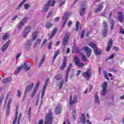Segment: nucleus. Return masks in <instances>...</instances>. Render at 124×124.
<instances>
[{
	"mask_svg": "<svg viewBox=\"0 0 124 124\" xmlns=\"http://www.w3.org/2000/svg\"><path fill=\"white\" fill-rule=\"evenodd\" d=\"M48 82H49V78H47L46 79L45 84L44 85V87L45 88H46L47 87V85H48Z\"/></svg>",
	"mask_w": 124,
	"mask_h": 124,
	"instance_id": "4c0bfd02",
	"label": "nucleus"
},
{
	"mask_svg": "<svg viewBox=\"0 0 124 124\" xmlns=\"http://www.w3.org/2000/svg\"><path fill=\"white\" fill-rule=\"evenodd\" d=\"M112 45H113V40L112 39H110L108 43L107 49H106V53H109V52H110L111 47H112Z\"/></svg>",
	"mask_w": 124,
	"mask_h": 124,
	"instance_id": "ddd939ff",
	"label": "nucleus"
},
{
	"mask_svg": "<svg viewBox=\"0 0 124 124\" xmlns=\"http://www.w3.org/2000/svg\"><path fill=\"white\" fill-rule=\"evenodd\" d=\"M83 50H84L85 52H86V56L88 58H90L91 55H92V49L90 48V47L88 46H85L82 48Z\"/></svg>",
	"mask_w": 124,
	"mask_h": 124,
	"instance_id": "9d476101",
	"label": "nucleus"
},
{
	"mask_svg": "<svg viewBox=\"0 0 124 124\" xmlns=\"http://www.w3.org/2000/svg\"><path fill=\"white\" fill-rule=\"evenodd\" d=\"M107 14L106 13H105V12H104L101 13V16H103L104 17H106Z\"/></svg>",
	"mask_w": 124,
	"mask_h": 124,
	"instance_id": "e2e57ef3",
	"label": "nucleus"
},
{
	"mask_svg": "<svg viewBox=\"0 0 124 124\" xmlns=\"http://www.w3.org/2000/svg\"><path fill=\"white\" fill-rule=\"evenodd\" d=\"M69 35L70 34L69 33H67L65 34L63 41L62 42V45L64 46V48H65V46L67 45V43H68V40H69Z\"/></svg>",
	"mask_w": 124,
	"mask_h": 124,
	"instance_id": "20e7f679",
	"label": "nucleus"
},
{
	"mask_svg": "<svg viewBox=\"0 0 124 124\" xmlns=\"http://www.w3.org/2000/svg\"><path fill=\"white\" fill-rule=\"evenodd\" d=\"M117 15H118V21L121 23H123L124 22V16L122 14V13L121 12L118 13Z\"/></svg>",
	"mask_w": 124,
	"mask_h": 124,
	"instance_id": "aec40b11",
	"label": "nucleus"
},
{
	"mask_svg": "<svg viewBox=\"0 0 124 124\" xmlns=\"http://www.w3.org/2000/svg\"><path fill=\"white\" fill-rule=\"evenodd\" d=\"M46 29H50V28H52L53 27V24L49 22H47L46 24Z\"/></svg>",
	"mask_w": 124,
	"mask_h": 124,
	"instance_id": "473e14b6",
	"label": "nucleus"
},
{
	"mask_svg": "<svg viewBox=\"0 0 124 124\" xmlns=\"http://www.w3.org/2000/svg\"><path fill=\"white\" fill-rule=\"evenodd\" d=\"M69 15H70V13H69V12H65L62 20V23H63L62 25V28L64 27V26H65V24H66V22L67 21V20H68V17L69 16Z\"/></svg>",
	"mask_w": 124,
	"mask_h": 124,
	"instance_id": "7ed1b4c3",
	"label": "nucleus"
},
{
	"mask_svg": "<svg viewBox=\"0 0 124 124\" xmlns=\"http://www.w3.org/2000/svg\"><path fill=\"white\" fill-rule=\"evenodd\" d=\"M67 61H66V57H64L62 61V65L60 67L61 70H63L66 67V63Z\"/></svg>",
	"mask_w": 124,
	"mask_h": 124,
	"instance_id": "f3484780",
	"label": "nucleus"
},
{
	"mask_svg": "<svg viewBox=\"0 0 124 124\" xmlns=\"http://www.w3.org/2000/svg\"><path fill=\"white\" fill-rule=\"evenodd\" d=\"M36 37H37V32L35 31L32 34V41H34L36 39Z\"/></svg>",
	"mask_w": 124,
	"mask_h": 124,
	"instance_id": "c85d7f7f",
	"label": "nucleus"
},
{
	"mask_svg": "<svg viewBox=\"0 0 124 124\" xmlns=\"http://www.w3.org/2000/svg\"><path fill=\"white\" fill-rule=\"evenodd\" d=\"M103 74H104L105 78H106V79H107L108 81H110V79L108 78V75H107V72H106V71H104Z\"/></svg>",
	"mask_w": 124,
	"mask_h": 124,
	"instance_id": "c9c22d12",
	"label": "nucleus"
},
{
	"mask_svg": "<svg viewBox=\"0 0 124 124\" xmlns=\"http://www.w3.org/2000/svg\"><path fill=\"white\" fill-rule=\"evenodd\" d=\"M62 106H61V104H58L55 109V114L56 115L61 114L62 112Z\"/></svg>",
	"mask_w": 124,
	"mask_h": 124,
	"instance_id": "f8f14e48",
	"label": "nucleus"
},
{
	"mask_svg": "<svg viewBox=\"0 0 124 124\" xmlns=\"http://www.w3.org/2000/svg\"><path fill=\"white\" fill-rule=\"evenodd\" d=\"M49 6L47 4H46L43 8V12H47L49 9Z\"/></svg>",
	"mask_w": 124,
	"mask_h": 124,
	"instance_id": "7c9ffc66",
	"label": "nucleus"
},
{
	"mask_svg": "<svg viewBox=\"0 0 124 124\" xmlns=\"http://www.w3.org/2000/svg\"><path fill=\"white\" fill-rule=\"evenodd\" d=\"M114 58V54H111L108 57V60H111V59H113Z\"/></svg>",
	"mask_w": 124,
	"mask_h": 124,
	"instance_id": "052dcab7",
	"label": "nucleus"
},
{
	"mask_svg": "<svg viewBox=\"0 0 124 124\" xmlns=\"http://www.w3.org/2000/svg\"><path fill=\"white\" fill-rule=\"evenodd\" d=\"M120 32L122 34H124V30L123 29V28H120Z\"/></svg>",
	"mask_w": 124,
	"mask_h": 124,
	"instance_id": "680f3d73",
	"label": "nucleus"
},
{
	"mask_svg": "<svg viewBox=\"0 0 124 124\" xmlns=\"http://www.w3.org/2000/svg\"><path fill=\"white\" fill-rule=\"evenodd\" d=\"M9 43H10V40H8L7 42L4 44V45L1 47L2 52H5L9 46Z\"/></svg>",
	"mask_w": 124,
	"mask_h": 124,
	"instance_id": "dca6fc26",
	"label": "nucleus"
},
{
	"mask_svg": "<svg viewBox=\"0 0 124 124\" xmlns=\"http://www.w3.org/2000/svg\"><path fill=\"white\" fill-rule=\"evenodd\" d=\"M25 31L26 32H28V33H29V32H31V27H27V28L25 29Z\"/></svg>",
	"mask_w": 124,
	"mask_h": 124,
	"instance_id": "c03bdc74",
	"label": "nucleus"
},
{
	"mask_svg": "<svg viewBox=\"0 0 124 124\" xmlns=\"http://www.w3.org/2000/svg\"><path fill=\"white\" fill-rule=\"evenodd\" d=\"M22 67L26 71H28L31 69V66L28 67V64H27V63H24V64L22 66Z\"/></svg>",
	"mask_w": 124,
	"mask_h": 124,
	"instance_id": "a878e982",
	"label": "nucleus"
},
{
	"mask_svg": "<svg viewBox=\"0 0 124 124\" xmlns=\"http://www.w3.org/2000/svg\"><path fill=\"white\" fill-rule=\"evenodd\" d=\"M31 108H30L28 110V113H27L29 116V120H31Z\"/></svg>",
	"mask_w": 124,
	"mask_h": 124,
	"instance_id": "49530a36",
	"label": "nucleus"
},
{
	"mask_svg": "<svg viewBox=\"0 0 124 124\" xmlns=\"http://www.w3.org/2000/svg\"><path fill=\"white\" fill-rule=\"evenodd\" d=\"M22 68H23L22 66L18 67L16 70V71L15 72L16 74H17V73H19V72L21 71V70L22 69Z\"/></svg>",
	"mask_w": 124,
	"mask_h": 124,
	"instance_id": "79ce46f5",
	"label": "nucleus"
},
{
	"mask_svg": "<svg viewBox=\"0 0 124 124\" xmlns=\"http://www.w3.org/2000/svg\"><path fill=\"white\" fill-rule=\"evenodd\" d=\"M54 78L57 81H60V80L62 79V74L57 75L55 76Z\"/></svg>",
	"mask_w": 124,
	"mask_h": 124,
	"instance_id": "cd10ccee",
	"label": "nucleus"
},
{
	"mask_svg": "<svg viewBox=\"0 0 124 124\" xmlns=\"http://www.w3.org/2000/svg\"><path fill=\"white\" fill-rule=\"evenodd\" d=\"M33 86H34V84L31 83V85H28L25 88L24 95H27V93L31 90V89H32Z\"/></svg>",
	"mask_w": 124,
	"mask_h": 124,
	"instance_id": "9b49d317",
	"label": "nucleus"
},
{
	"mask_svg": "<svg viewBox=\"0 0 124 124\" xmlns=\"http://www.w3.org/2000/svg\"><path fill=\"white\" fill-rule=\"evenodd\" d=\"M59 90H62V86H63V81H61L59 82Z\"/></svg>",
	"mask_w": 124,
	"mask_h": 124,
	"instance_id": "ea45409f",
	"label": "nucleus"
},
{
	"mask_svg": "<svg viewBox=\"0 0 124 124\" xmlns=\"http://www.w3.org/2000/svg\"><path fill=\"white\" fill-rule=\"evenodd\" d=\"M78 102V97L75 96L72 100V96L71 95L70 96L69 99V104L71 107L73 104H75V103H77Z\"/></svg>",
	"mask_w": 124,
	"mask_h": 124,
	"instance_id": "39448f33",
	"label": "nucleus"
},
{
	"mask_svg": "<svg viewBox=\"0 0 124 124\" xmlns=\"http://www.w3.org/2000/svg\"><path fill=\"white\" fill-rule=\"evenodd\" d=\"M25 9H29L30 8V4L29 3H26L24 5Z\"/></svg>",
	"mask_w": 124,
	"mask_h": 124,
	"instance_id": "8fccbe9b",
	"label": "nucleus"
},
{
	"mask_svg": "<svg viewBox=\"0 0 124 124\" xmlns=\"http://www.w3.org/2000/svg\"><path fill=\"white\" fill-rule=\"evenodd\" d=\"M21 55H22V52H20L16 54V60H18L20 58V56H21Z\"/></svg>",
	"mask_w": 124,
	"mask_h": 124,
	"instance_id": "a18cd8bd",
	"label": "nucleus"
},
{
	"mask_svg": "<svg viewBox=\"0 0 124 124\" xmlns=\"http://www.w3.org/2000/svg\"><path fill=\"white\" fill-rule=\"evenodd\" d=\"M45 90H46V87H43L42 92V94L41 97V101H40V105L42 104V101L43 100V97L44 96V94H45Z\"/></svg>",
	"mask_w": 124,
	"mask_h": 124,
	"instance_id": "5701e85b",
	"label": "nucleus"
},
{
	"mask_svg": "<svg viewBox=\"0 0 124 124\" xmlns=\"http://www.w3.org/2000/svg\"><path fill=\"white\" fill-rule=\"evenodd\" d=\"M41 42V39H38L35 43L34 47H35L37 45H39Z\"/></svg>",
	"mask_w": 124,
	"mask_h": 124,
	"instance_id": "f704fd0d",
	"label": "nucleus"
},
{
	"mask_svg": "<svg viewBox=\"0 0 124 124\" xmlns=\"http://www.w3.org/2000/svg\"><path fill=\"white\" fill-rule=\"evenodd\" d=\"M53 122H54V116L51 108L49 109L48 113L46 115L45 124H53Z\"/></svg>",
	"mask_w": 124,
	"mask_h": 124,
	"instance_id": "f257e3e1",
	"label": "nucleus"
},
{
	"mask_svg": "<svg viewBox=\"0 0 124 124\" xmlns=\"http://www.w3.org/2000/svg\"><path fill=\"white\" fill-rule=\"evenodd\" d=\"M60 53V49H58L56 51H55V54L58 56V55H59Z\"/></svg>",
	"mask_w": 124,
	"mask_h": 124,
	"instance_id": "0e129e2a",
	"label": "nucleus"
},
{
	"mask_svg": "<svg viewBox=\"0 0 124 124\" xmlns=\"http://www.w3.org/2000/svg\"><path fill=\"white\" fill-rule=\"evenodd\" d=\"M82 76L84 77V78H86L87 79V80H89L91 76H92V74L91 73L90 70H88L86 72L82 73Z\"/></svg>",
	"mask_w": 124,
	"mask_h": 124,
	"instance_id": "4468645a",
	"label": "nucleus"
},
{
	"mask_svg": "<svg viewBox=\"0 0 124 124\" xmlns=\"http://www.w3.org/2000/svg\"><path fill=\"white\" fill-rule=\"evenodd\" d=\"M102 8H103V6H102V5L99 4L97 8L94 10V11L95 13H99V12H100V11H101Z\"/></svg>",
	"mask_w": 124,
	"mask_h": 124,
	"instance_id": "4be33fe9",
	"label": "nucleus"
},
{
	"mask_svg": "<svg viewBox=\"0 0 124 124\" xmlns=\"http://www.w3.org/2000/svg\"><path fill=\"white\" fill-rule=\"evenodd\" d=\"M85 30H83L82 31V33H81L80 38H84V35H85Z\"/></svg>",
	"mask_w": 124,
	"mask_h": 124,
	"instance_id": "6e6d98bb",
	"label": "nucleus"
},
{
	"mask_svg": "<svg viewBox=\"0 0 124 124\" xmlns=\"http://www.w3.org/2000/svg\"><path fill=\"white\" fill-rule=\"evenodd\" d=\"M58 31V28L55 27L54 29L53 30L52 32H51L50 36L49 37V40H51L54 36H55L56 33H57V32Z\"/></svg>",
	"mask_w": 124,
	"mask_h": 124,
	"instance_id": "6ab92c4d",
	"label": "nucleus"
},
{
	"mask_svg": "<svg viewBox=\"0 0 124 124\" xmlns=\"http://www.w3.org/2000/svg\"><path fill=\"white\" fill-rule=\"evenodd\" d=\"M39 85H40V82H39V81H37L36 86L34 88V89L31 95V97H33L35 95V93H36V92H37V91L38 90V88H39Z\"/></svg>",
	"mask_w": 124,
	"mask_h": 124,
	"instance_id": "423d86ee",
	"label": "nucleus"
},
{
	"mask_svg": "<svg viewBox=\"0 0 124 124\" xmlns=\"http://www.w3.org/2000/svg\"><path fill=\"white\" fill-rule=\"evenodd\" d=\"M79 26H80V22L79 21H77L76 24V31H79Z\"/></svg>",
	"mask_w": 124,
	"mask_h": 124,
	"instance_id": "e433bc0d",
	"label": "nucleus"
},
{
	"mask_svg": "<svg viewBox=\"0 0 124 124\" xmlns=\"http://www.w3.org/2000/svg\"><path fill=\"white\" fill-rule=\"evenodd\" d=\"M71 67H72V63H69L68 66V68L71 69Z\"/></svg>",
	"mask_w": 124,
	"mask_h": 124,
	"instance_id": "338daca9",
	"label": "nucleus"
},
{
	"mask_svg": "<svg viewBox=\"0 0 124 124\" xmlns=\"http://www.w3.org/2000/svg\"><path fill=\"white\" fill-rule=\"evenodd\" d=\"M99 102H100L99 98L97 96V94H95V103H97V104H99Z\"/></svg>",
	"mask_w": 124,
	"mask_h": 124,
	"instance_id": "2f4dec72",
	"label": "nucleus"
},
{
	"mask_svg": "<svg viewBox=\"0 0 124 124\" xmlns=\"http://www.w3.org/2000/svg\"><path fill=\"white\" fill-rule=\"evenodd\" d=\"M12 79V78L11 77H9V78H4L2 82L3 83V84H6V83H8V82H10V81Z\"/></svg>",
	"mask_w": 124,
	"mask_h": 124,
	"instance_id": "393cba45",
	"label": "nucleus"
},
{
	"mask_svg": "<svg viewBox=\"0 0 124 124\" xmlns=\"http://www.w3.org/2000/svg\"><path fill=\"white\" fill-rule=\"evenodd\" d=\"M52 14H53V12L49 11L48 15L46 16L47 19H49V18H51Z\"/></svg>",
	"mask_w": 124,
	"mask_h": 124,
	"instance_id": "a19ab883",
	"label": "nucleus"
},
{
	"mask_svg": "<svg viewBox=\"0 0 124 124\" xmlns=\"http://www.w3.org/2000/svg\"><path fill=\"white\" fill-rule=\"evenodd\" d=\"M107 85L108 83L107 82H104L102 85L103 90L101 92V94L103 95V96L105 95L106 93H107Z\"/></svg>",
	"mask_w": 124,
	"mask_h": 124,
	"instance_id": "1a4fd4ad",
	"label": "nucleus"
},
{
	"mask_svg": "<svg viewBox=\"0 0 124 124\" xmlns=\"http://www.w3.org/2000/svg\"><path fill=\"white\" fill-rule=\"evenodd\" d=\"M44 121L43 119H41L39 121V123L38 124H43Z\"/></svg>",
	"mask_w": 124,
	"mask_h": 124,
	"instance_id": "774afa93",
	"label": "nucleus"
},
{
	"mask_svg": "<svg viewBox=\"0 0 124 124\" xmlns=\"http://www.w3.org/2000/svg\"><path fill=\"white\" fill-rule=\"evenodd\" d=\"M113 50H115V51H119V47L117 46H113Z\"/></svg>",
	"mask_w": 124,
	"mask_h": 124,
	"instance_id": "69168bd1",
	"label": "nucleus"
},
{
	"mask_svg": "<svg viewBox=\"0 0 124 124\" xmlns=\"http://www.w3.org/2000/svg\"><path fill=\"white\" fill-rule=\"evenodd\" d=\"M103 25L105 29V30H104L103 31V36H104V37H105L106 35H107V32H108V29H107V28H108V25L107 24V23L105 21H103Z\"/></svg>",
	"mask_w": 124,
	"mask_h": 124,
	"instance_id": "0eeeda50",
	"label": "nucleus"
},
{
	"mask_svg": "<svg viewBox=\"0 0 124 124\" xmlns=\"http://www.w3.org/2000/svg\"><path fill=\"white\" fill-rule=\"evenodd\" d=\"M9 112H10V110L9 109H7L6 111V116H8L9 115Z\"/></svg>",
	"mask_w": 124,
	"mask_h": 124,
	"instance_id": "bf43d9fd",
	"label": "nucleus"
},
{
	"mask_svg": "<svg viewBox=\"0 0 124 124\" xmlns=\"http://www.w3.org/2000/svg\"><path fill=\"white\" fill-rule=\"evenodd\" d=\"M17 96L18 97H21V95H22V93H21V92L20 91V90H18L17 91Z\"/></svg>",
	"mask_w": 124,
	"mask_h": 124,
	"instance_id": "de8ad7c7",
	"label": "nucleus"
},
{
	"mask_svg": "<svg viewBox=\"0 0 124 124\" xmlns=\"http://www.w3.org/2000/svg\"><path fill=\"white\" fill-rule=\"evenodd\" d=\"M114 26H115V20L114 19H112L110 21V30L112 31L114 29Z\"/></svg>",
	"mask_w": 124,
	"mask_h": 124,
	"instance_id": "c756f323",
	"label": "nucleus"
},
{
	"mask_svg": "<svg viewBox=\"0 0 124 124\" xmlns=\"http://www.w3.org/2000/svg\"><path fill=\"white\" fill-rule=\"evenodd\" d=\"M26 21H28V17L24 18L17 26V28L19 30H21L22 29V27H23V25L26 24Z\"/></svg>",
	"mask_w": 124,
	"mask_h": 124,
	"instance_id": "2eb2a0df",
	"label": "nucleus"
},
{
	"mask_svg": "<svg viewBox=\"0 0 124 124\" xmlns=\"http://www.w3.org/2000/svg\"><path fill=\"white\" fill-rule=\"evenodd\" d=\"M109 72H113V73H117V70L115 69H110L109 70Z\"/></svg>",
	"mask_w": 124,
	"mask_h": 124,
	"instance_id": "09e8293b",
	"label": "nucleus"
},
{
	"mask_svg": "<svg viewBox=\"0 0 124 124\" xmlns=\"http://www.w3.org/2000/svg\"><path fill=\"white\" fill-rule=\"evenodd\" d=\"M82 60L84 62H87V58L85 55H82Z\"/></svg>",
	"mask_w": 124,
	"mask_h": 124,
	"instance_id": "5fc2aeb1",
	"label": "nucleus"
},
{
	"mask_svg": "<svg viewBox=\"0 0 124 124\" xmlns=\"http://www.w3.org/2000/svg\"><path fill=\"white\" fill-rule=\"evenodd\" d=\"M80 121L82 124H85L86 123V118H85V113H82L81 114V117H80Z\"/></svg>",
	"mask_w": 124,
	"mask_h": 124,
	"instance_id": "bb28decb",
	"label": "nucleus"
},
{
	"mask_svg": "<svg viewBox=\"0 0 124 124\" xmlns=\"http://www.w3.org/2000/svg\"><path fill=\"white\" fill-rule=\"evenodd\" d=\"M22 5H23V2H20V4H19V5L17 6V7H16L17 10L20 9V8H21V6H22Z\"/></svg>",
	"mask_w": 124,
	"mask_h": 124,
	"instance_id": "603ef678",
	"label": "nucleus"
},
{
	"mask_svg": "<svg viewBox=\"0 0 124 124\" xmlns=\"http://www.w3.org/2000/svg\"><path fill=\"white\" fill-rule=\"evenodd\" d=\"M56 3V0H49L47 1L46 4L49 6H54L55 5V4Z\"/></svg>",
	"mask_w": 124,
	"mask_h": 124,
	"instance_id": "412c9836",
	"label": "nucleus"
},
{
	"mask_svg": "<svg viewBox=\"0 0 124 124\" xmlns=\"http://www.w3.org/2000/svg\"><path fill=\"white\" fill-rule=\"evenodd\" d=\"M18 108H16V109L15 118V119L14 120L13 124H16V122H17V120H18Z\"/></svg>",
	"mask_w": 124,
	"mask_h": 124,
	"instance_id": "b1692460",
	"label": "nucleus"
},
{
	"mask_svg": "<svg viewBox=\"0 0 124 124\" xmlns=\"http://www.w3.org/2000/svg\"><path fill=\"white\" fill-rule=\"evenodd\" d=\"M52 44H53V42L51 41L48 46V50H51V46H52Z\"/></svg>",
	"mask_w": 124,
	"mask_h": 124,
	"instance_id": "3c124183",
	"label": "nucleus"
},
{
	"mask_svg": "<svg viewBox=\"0 0 124 124\" xmlns=\"http://www.w3.org/2000/svg\"><path fill=\"white\" fill-rule=\"evenodd\" d=\"M70 69L69 68H68V69H67V71L66 72V75H67V76H68V74H69V71H70Z\"/></svg>",
	"mask_w": 124,
	"mask_h": 124,
	"instance_id": "4d7b16f0",
	"label": "nucleus"
},
{
	"mask_svg": "<svg viewBox=\"0 0 124 124\" xmlns=\"http://www.w3.org/2000/svg\"><path fill=\"white\" fill-rule=\"evenodd\" d=\"M86 8L85 6V5H81V7H80V10L79 11V14L80 16H83V15H85V10H86Z\"/></svg>",
	"mask_w": 124,
	"mask_h": 124,
	"instance_id": "a211bd4d",
	"label": "nucleus"
},
{
	"mask_svg": "<svg viewBox=\"0 0 124 124\" xmlns=\"http://www.w3.org/2000/svg\"><path fill=\"white\" fill-rule=\"evenodd\" d=\"M75 53H77V54H79L80 52H81V50L79 49V47H76L75 48Z\"/></svg>",
	"mask_w": 124,
	"mask_h": 124,
	"instance_id": "37998d69",
	"label": "nucleus"
},
{
	"mask_svg": "<svg viewBox=\"0 0 124 124\" xmlns=\"http://www.w3.org/2000/svg\"><path fill=\"white\" fill-rule=\"evenodd\" d=\"M11 103H12V98H10L8 100L7 104H9L10 105V104H11Z\"/></svg>",
	"mask_w": 124,
	"mask_h": 124,
	"instance_id": "13d9d810",
	"label": "nucleus"
},
{
	"mask_svg": "<svg viewBox=\"0 0 124 124\" xmlns=\"http://www.w3.org/2000/svg\"><path fill=\"white\" fill-rule=\"evenodd\" d=\"M89 46L91 47L94 50V53L95 55H101V53H102V51L99 48H98L96 47V45L93 43H90L89 44Z\"/></svg>",
	"mask_w": 124,
	"mask_h": 124,
	"instance_id": "f03ea898",
	"label": "nucleus"
},
{
	"mask_svg": "<svg viewBox=\"0 0 124 124\" xmlns=\"http://www.w3.org/2000/svg\"><path fill=\"white\" fill-rule=\"evenodd\" d=\"M74 61L75 62L76 65L78 67H83V66L85 65V64L80 62V60L78 59V57L77 56H76L74 58Z\"/></svg>",
	"mask_w": 124,
	"mask_h": 124,
	"instance_id": "6e6552de",
	"label": "nucleus"
},
{
	"mask_svg": "<svg viewBox=\"0 0 124 124\" xmlns=\"http://www.w3.org/2000/svg\"><path fill=\"white\" fill-rule=\"evenodd\" d=\"M4 94H2L1 96L0 97V104L2 103V101L4 99Z\"/></svg>",
	"mask_w": 124,
	"mask_h": 124,
	"instance_id": "58836bf2",
	"label": "nucleus"
},
{
	"mask_svg": "<svg viewBox=\"0 0 124 124\" xmlns=\"http://www.w3.org/2000/svg\"><path fill=\"white\" fill-rule=\"evenodd\" d=\"M45 55L43 56L42 58V59L40 62V63L39 64V66H41V65H42V63H43V62H44L45 61Z\"/></svg>",
	"mask_w": 124,
	"mask_h": 124,
	"instance_id": "72a5a7b5",
	"label": "nucleus"
},
{
	"mask_svg": "<svg viewBox=\"0 0 124 124\" xmlns=\"http://www.w3.org/2000/svg\"><path fill=\"white\" fill-rule=\"evenodd\" d=\"M2 38H3V40H6V39H7V38H8V35L7 34L4 35Z\"/></svg>",
	"mask_w": 124,
	"mask_h": 124,
	"instance_id": "864d4df0",
	"label": "nucleus"
}]
</instances>
